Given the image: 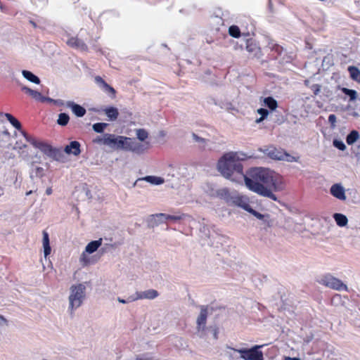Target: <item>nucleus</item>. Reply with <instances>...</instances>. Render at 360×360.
<instances>
[{
	"instance_id": "f257e3e1",
	"label": "nucleus",
	"mask_w": 360,
	"mask_h": 360,
	"mask_svg": "<svg viewBox=\"0 0 360 360\" xmlns=\"http://www.w3.org/2000/svg\"><path fill=\"white\" fill-rule=\"evenodd\" d=\"M241 152L225 153L218 161L219 172L226 179L236 183L245 181L247 188L260 196L278 201L274 194L284 189L281 176L275 172L264 167H256L250 170L249 176L244 174L241 161L248 158Z\"/></svg>"
},
{
	"instance_id": "f03ea898",
	"label": "nucleus",
	"mask_w": 360,
	"mask_h": 360,
	"mask_svg": "<svg viewBox=\"0 0 360 360\" xmlns=\"http://www.w3.org/2000/svg\"><path fill=\"white\" fill-rule=\"evenodd\" d=\"M86 290L85 283L74 284L70 286L68 296V311L70 314L82 305L86 299Z\"/></svg>"
},
{
	"instance_id": "7ed1b4c3",
	"label": "nucleus",
	"mask_w": 360,
	"mask_h": 360,
	"mask_svg": "<svg viewBox=\"0 0 360 360\" xmlns=\"http://www.w3.org/2000/svg\"><path fill=\"white\" fill-rule=\"evenodd\" d=\"M262 347L263 345H255L250 349H231L239 353L243 360H264L263 352L260 350Z\"/></svg>"
},
{
	"instance_id": "20e7f679",
	"label": "nucleus",
	"mask_w": 360,
	"mask_h": 360,
	"mask_svg": "<svg viewBox=\"0 0 360 360\" xmlns=\"http://www.w3.org/2000/svg\"><path fill=\"white\" fill-rule=\"evenodd\" d=\"M106 136L107 140H105V146L115 150H124L127 137L115 135L114 134H106Z\"/></svg>"
},
{
	"instance_id": "39448f33",
	"label": "nucleus",
	"mask_w": 360,
	"mask_h": 360,
	"mask_svg": "<svg viewBox=\"0 0 360 360\" xmlns=\"http://www.w3.org/2000/svg\"><path fill=\"white\" fill-rule=\"evenodd\" d=\"M319 283L328 288L336 290H345L347 291V286L342 283L340 279L333 277L331 275H326L323 276Z\"/></svg>"
},
{
	"instance_id": "423d86ee",
	"label": "nucleus",
	"mask_w": 360,
	"mask_h": 360,
	"mask_svg": "<svg viewBox=\"0 0 360 360\" xmlns=\"http://www.w3.org/2000/svg\"><path fill=\"white\" fill-rule=\"evenodd\" d=\"M185 214H167L164 213H160L151 215L150 223L152 226H157L160 223H164L168 220L177 221L185 218Z\"/></svg>"
},
{
	"instance_id": "0eeeda50",
	"label": "nucleus",
	"mask_w": 360,
	"mask_h": 360,
	"mask_svg": "<svg viewBox=\"0 0 360 360\" xmlns=\"http://www.w3.org/2000/svg\"><path fill=\"white\" fill-rule=\"evenodd\" d=\"M37 148H39L45 155L56 160H59L63 157V153L60 149L53 148L45 142L40 141Z\"/></svg>"
},
{
	"instance_id": "6e6552de",
	"label": "nucleus",
	"mask_w": 360,
	"mask_h": 360,
	"mask_svg": "<svg viewBox=\"0 0 360 360\" xmlns=\"http://www.w3.org/2000/svg\"><path fill=\"white\" fill-rule=\"evenodd\" d=\"M148 148V143H141L131 138L127 137V141L125 143L124 150L131 151L136 154H142Z\"/></svg>"
},
{
	"instance_id": "1a4fd4ad",
	"label": "nucleus",
	"mask_w": 360,
	"mask_h": 360,
	"mask_svg": "<svg viewBox=\"0 0 360 360\" xmlns=\"http://www.w3.org/2000/svg\"><path fill=\"white\" fill-rule=\"evenodd\" d=\"M231 204L240 207L248 212L252 210L250 205L249 198L238 193L233 194Z\"/></svg>"
},
{
	"instance_id": "9d476101",
	"label": "nucleus",
	"mask_w": 360,
	"mask_h": 360,
	"mask_svg": "<svg viewBox=\"0 0 360 360\" xmlns=\"http://www.w3.org/2000/svg\"><path fill=\"white\" fill-rule=\"evenodd\" d=\"M330 194L340 200H345L347 199L345 195V190L340 184H333L330 189Z\"/></svg>"
},
{
	"instance_id": "9b49d317",
	"label": "nucleus",
	"mask_w": 360,
	"mask_h": 360,
	"mask_svg": "<svg viewBox=\"0 0 360 360\" xmlns=\"http://www.w3.org/2000/svg\"><path fill=\"white\" fill-rule=\"evenodd\" d=\"M159 293L156 290L149 289L145 291L136 292L135 293L136 300H153L158 296Z\"/></svg>"
},
{
	"instance_id": "f8f14e48",
	"label": "nucleus",
	"mask_w": 360,
	"mask_h": 360,
	"mask_svg": "<svg viewBox=\"0 0 360 360\" xmlns=\"http://www.w3.org/2000/svg\"><path fill=\"white\" fill-rule=\"evenodd\" d=\"M64 152L68 155L77 156L80 154V143L77 141H72L64 148Z\"/></svg>"
},
{
	"instance_id": "ddd939ff",
	"label": "nucleus",
	"mask_w": 360,
	"mask_h": 360,
	"mask_svg": "<svg viewBox=\"0 0 360 360\" xmlns=\"http://www.w3.org/2000/svg\"><path fill=\"white\" fill-rule=\"evenodd\" d=\"M95 82L98 84L101 89L105 92L110 94L111 97L114 98L115 97L116 91L113 87L107 84L100 76L95 77Z\"/></svg>"
},
{
	"instance_id": "4468645a",
	"label": "nucleus",
	"mask_w": 360,
	"mask_h": 360,
	"mask_svg": "<svg viewBox=\"0 0 360 360\" xmlns=\"http://www.w3.org/2000/svg\"><path fill=\"white\" fill-rule=\"evenodd\" d=\"M95 82L98 84L101 89L105 92L110 94L111 97L114 98L115 97L116 91L113 87L107 84L100 76L95 77Z\"/></svg>"
},
{
	"instance_id": "2eb2a0df",
	"label": "nucleus",
	"mask_w": 360,
	"mask_h": 360,
	"mask_svg": "<svg viewBox=\"0 0 360 360\" xmlns=\"http://www.w3.org/2000/svg\"><path fill=\"white\" fill-rule=\"evenodd\" d=\"M95 82L98 84L101 89L105 92L110 94L111 97L114 98L115 97L116 91L113 87L107 84L100 76L95 77Z\"/></svg>"
},
{
	"instance_id": "dca6fc26",
	"label": "nucleus",
	"mask_w": 360,
	"mask_h": 360,
	"mask_svg": "<svg viewBox=\"0 0 360 360\" xmlns=\"http://www.w3.org/2000/svg\"><path fill=\"white\" fill-rule=\"evenodd\" d=\"M207 308L206 307L202 306L201 307L200 315L197 319V324H198V330H204L205 328L207 317Z\"/></svg>"
},
{
	"instance_id": "f3484780",
	"label": "nucleus",
	"mask_w": 360,
	"mask_h": 360,
	"mask_svg": "<svg viewBox=\"0 0 360 360\" xmlns=\"http://www.w3.org/2000/svg\"><path fill=\"white\" fill-rule=\"evenodd\" d=\"M258 219L262 221V225L266 227H271L272 226V220L270 219V216L269 214H262L255 210H252L250 212Z\"/></svg>"
},
{
	"instance_id": "a211bd4d",
	"label": "nucleus",
	"mask_w": 360,
	"mask_h": 360,
	"mask_svg": "<svg viewBox=\"0 0 360 360\" xmlns=\"http://www.w3.org/2000/svg\"><path fill=\"white\" fill-rule=\"evenodd\" d=\"M67 44L68 46L73 47V48L78 49L81 51L87 50V46L86 45V44L83 41H82L81 39H79L77 37L70 38L68 40Z\"/></svg>"
},
{
	"instance_id": "6ab92c4d",
	"label": "nucleus",
	"mask_w": 360,
	"mask_h": 360,
	"mask_svg": "<svg viewBox=\"0 0 360 360\" xmlns=\"http://www.w3.org/2000/svg\"><path fill=\"white\" fill-rule=\"evenodd\" d=\"M66 105L70 108L74 114L77 117H83L86 113V110L82 106L75 103L73 101H68Z\"/></svg>"
},
{
	"instance_id": "aec40b11",
	"label": "nucleus",
	"mask_w": 360,
	"mask_h": 360,
	"mask_svg": "<svg viewBox=\"0 0 360 360\" xmlns=\"http://www.w3.org/2000/svg\"><path fill=\"white\" fill-rule=\"evenodd\" d=\"M264 153L274 160H281V158H283L282 156L283 155V151L279 150L274 147L267 148L264 150Z\"/></svg>"
},
{
	"instance_id": "412c9836",
	"label": "nucleus",
	"mask_w": 360,
	"mask_h": 360,
	"mask_svg": "<svg viewBox=\"0 0 360 360\" xmlns=\"http://www.w3.org/2000/svg\"><path fill=\"white\" fill-rule=\"evenodd\" d=\"M43 248H44V257H46L48 255H50L51 248L50 246V241H49V236L48 233L46 231H44L43 233Z\"/></svg>"
},
{
	"instance_id": "4be33fe9",
	"label": "nucleus",
	"mask_w": 360,
	"mask_h": 360,
	"mask_svg": "<svg viewBox=\"0 0 360 360\" xmlns=\"http://www.w3.org/2000/svg\"><path fill=\"white\" fill-rule=\"evenodd\" d=\"M102 244V238L90 242L85 248V251L89 254H91L97 250V249Z\"/></svg>"
},
{
	"instance_id": "5701e85b",
	"label": "nucleus",
	"mask_w": 360,
	"mask_h": 360,
	"mask_svg": "<svg viewBox=\"0 0 360 360\" xmlns=\"http://www.w3.org/2000/svg\"><path fill=\"white\" fill-rule=\"evenodd\" d=\"M233 194L231 193L227 188L219 189L217 191V195L226 200L229 204H231Z\"/></svg>"
},
{
	"instance_id": "b1692460",
	"label": "nucleus",
	"mask_w": 360,
	"mask_h": 360,
	"mask_svg": "<svg viewBox=\"0 0 360 360\" xmlns=\"http://www.w3.org/2000/svg\"><path fill=\"white\" fill-rule=\"evenodd\" d=\"M105 114L111 121L116 120L119 116L118 110L115 107H110L104 110Z\"/></svg>"
},
{
	"instance_id": "393cba45",
	"label": "nucleus",
	"mask_w": 360,
	"mask_h": 360,
	"mask_svg": "<svg viewBox=\"0 0 360 360\" xmlns=\"http://www.w3.org/2000/svg\"><path fill=\"white\" fill-rule=\"evenodd\" d=\"M333 218H334L336 224L339 226L342 227L347 224L348 219H347V217L342 214L335 213L333 215Z\"/></svg>"
},
{
	"instance_id": "a878e982",
	"label": "nucleus",
	"mask_w": 360,
	"mask_h": 360,
	"mask_svg": "<svg viewBox=\"0 0 360 360\" xmlns=\"http://www.w3.org/2000/svg\"><path fill=\"white\" fill-rule=\"evenodd\" d=\"M22 74L23 77L29 80L30 82H32L34 84H39L40 83L39 78L34 75L32 72L28 70H22Z\"/></svg>"
},
{
	"instance_id": "bb28decb",
	"label": "nucleus",
	"mask_w": 360,
	"mask_h": 360,
	"mask_svg": "<svg viewBox=\"0 0 360 360\" xmlns=\"http://www.w3.org/2000/svg\"><path fill=\"white\" fill-rule=\"evenodd\" d=\"M359 139V134L356 130H352L347 136L346 142L348 145H352Z\"/></svg>"
},
{
	"instance_id": "cd10ccee",
	"label": "nucleus",
	"mask_w": 360,
	"mask_h": 360,
	"mask_svg": "<svg viewBox=\"0 0 360 360\" xmlns=\"http://www.w3.org/2000/svg\"><path fill=\"white\" fill-rule=\"evenodd\" d=\"M348 71L353 80L360 82V70L354 66H349L348 68Z\"/></svg>"
},
{
	"instance_id": "c85d7f7f",
	"label": "nucleus",
	"mask_w": 360,
	"mask_h": 360,
	"mask_svg": "<svg viewBox=\"0 0 360 360\" xmlns=\"http://www.w3.org/2000/svg\"><path fill=\"white\" fill-rule=\"evenodd\" d=\"M341 91L349 98V101H354L357 98L358 94L355 90L349 89L345 87L340 89Z\"/></svg>"
},
{
	"instance_id": "c756f323",
	"label": "nucleus",
	"mask_w": 360,
	"mask_h": 360,
	"mask_svg": "<svg viewBox=\"0 0 360 360\" xmlns=\"http://www.w3.org/2000/svg\"><path fill=\"white\" fill-rule=\"evenodd\" d=\"M21 90L23 91L24 92H25L26 94H28L29 95H30L35 100L39 101L40 96H41V93H39V91L33 90V89H32L29 87H27L25 86H22L21 87Z\"/></svg>"
},
{
	"instance_id": "7c9ffc66",
	"label": "nucleus",
	"mask_w": 360,
	"mask_h": 360,
	"mask_svg": "<svg viewBox=\"0 0 360 360\" xmlns=\"http://www.w3.org/2000/svg\"><path fill=\"white\" fill-rule=\"evenodd\" d=\"M264 103L271 110H274L278 107L277 101L271 96L265 98L264 99Z\"/></svg>"
},
{
	"instance_id": "2f4dec72",
	"label": "nucleus",
	"mask_w": 360,
	"mask_h": 360,
	"mask_svg": "<svg viewBox=\"0 0 360 360\" xmlns=\"http://www.w3.org/2000/svg\"><path fill=\"white\" fill-rule=\"evenodd\" d=\"M141 180H145L152 184L160 185L164 183V179L161 177L155 176H148Z\"/></svg>"
},
{
	"instance_id": "473e14b6",
	"label": "nucleus",
	"mask_w": 360,
	"mask_h": 360,
	"mask_svg": "<svg viewBox=\"0 0 360 360\" xmlns=\"http://www.w3.org/2000/svg\"><path fill=\"white\" fill-rule=\"evenodd\" d=\"M5 117L15 128L21 131V124L17 119L9 113H6Z\"/></svg>"
},
{
	"instance_id": "72a5a7b5",
	"label": "nucleus",
	"mask_w": 360,
	"mask_h": 360,
	"mask_svg": "<svg viewBox=\"0 0 360 360\" xmlns=\"http://www.w3.org/2000/svg\"><path fill=\"white\" fill-rule=\"evenodd\" d=\"M136 135L137 139L141 141H144L148 137V133L144 129H136Z\"/></svg>"
},
{
	"instance_id": "f704fd0d",
	"label": "nucleus",
	"mask_w": 360,
	"mask_h": 360,
	"mask_svg": "<svg viewBox=\"0 0 360 360\" xmlns=\"http://www.w3.org/2000/svg\"><path fill=\"white\" fill-rule=\"evenodd\" d=\"M21 134L25 138L26 141L30 142L34 147L37 148L39 143V141H37L35 138L27 134L25 131L21 130Z\"/></svg>"
},
{
	"instance_id": "c9c22d12",
	"label": "nucleus",
	"mask_w": 360,
	"mask_h": 360,
	"mask_svg": "<svg viewBox=\"0 0 360 360\" xmlns=\"http://www.w3.org/2000/svg\"><path fill=\"white\" fill-rule=\"evenodd\" d=\"M70 117L69 115L66 113H60L58 115V119L57 120V123L60 126H65L68 124L69 122Z\"/></svg>"
},
{
	"instance_id": "e433bc0d",
	"label": "nucleus",
	"mask_w": 360,
	"mask_h": 360,
	"mask_svg": "<svg viewBox=\"0 0 360 360\" xmlns=\"http://www.w3.org/2000/svg\"><path fill=\"white\" fill-rule=\"evenodd\" d=\"M191 136H192L193 141L194 142L198 143L200 146H205L206 145L207 141L205 139L199 136L198 135H197L195 133H192Z\"/></svg>"
},
{
	"instance_id": "4c0bfd02",
	"label": "nucleus",
	"mask_w": 360,
	"mask_h": 360,
	"mask_svg": "<svg viewBox=\"0 0 360 360\" xmlns=\"http://www.w3.org/2000/svg\"><path fill=\"white\" fill-rule=\"evenodd\" d=\"M108 126L107 123L98 122L93 124V129L97 133H102Z\"/></svg>"
},
{
	"instance_id": "58836bf2",
	"label": "nucleus",
	"mask_w": 360,
	"mask_h": 360,
	"mask_svg": "<svg viewBox=\"0 0 360 360\" xmlns=\"http://www.w3.org/2000/svg\"><path fill=\"white\" fill-rule=\"evenodd\" d=\"M229 33L233 37H239L240 35V31L238 26L232 25L229 29Z\"/></svg>"
},
{
	"instance_id": "ea45409f",
	"label": "nucleus",
	"mask_w": 360,
	"mask_h": 360,
	"mask_svg": "<svg viewBox=\"0 0 360 360\" xmlns=\"http://www.w3.org/2000/svg\"><path fill=\"white\" fill-rule=\"evenodd\" d=\"M333 145L338 148L339 150L344 151L346 150L347 147L342 141L338 139H334L333 141Z\"/></svg>"
},
{
	"instance_id": "a19ab883",
	"label": "nucleus",
	"mask_w": 360,
	"mask_h": 360,
	"mask_svg": "<svg viewBox=\"0 0 360 360\" xmlns=\"http://www.w3.org/2000/svg\"><path fill=\"white\" fill-rule=\"evenodd\" d=\"M105 140H107V136L106 134H104L103 136H97L96 139L93 140V142L95 143L105 146Z\"/></svg>"
},
{
	"instance_id": "79ce46f5",
	"label": "nucleus",
	"mask_w": 360,
	"mask_h": 360,
	"mask_svg": "<svg viewBox=\"0 0 360 360\" xmlns=\"http://www.w3.org/2000/svg\"><path fill=\"white\" fill-rule=\"evenodd\" d=\"M283 158H281V160H285V161H287V162H297V158L290 155V154L285 153V152H283V155L282 156Z\"/></svg>"
},
{
	"instance_id": "37998d69",
	"label": "nucleus",
	"mask_w": 360,
	"mask_h": 360,
	"mask_svg": "<svg viewBox=\"0 0 360 360\" xmlns=\"http://www.w3.org/2000/svg\"><path fill=\"white\" fill-rule=\"evenodd\" d=\"M117 301L120 302V303H122V304H127V303H129V302H134V301H136V295L135 294L134 295H132L131 296H129L127 299L124 300V299H122L121 297H117Z\"/></svg>"
},
{
	"instance_id": "c03bdc74",
	"label": "nucleus",
	"mask_w": 360,
	"mask_h": 360,
	"mask_svg": "<svg viewBox=\"0 0 360 360\" xmlns=\"http://www.w3.org/2000/svg\"><path fill=\"white\" fill-rule=\"evenodd\" d=\"M10 138V133L7 131H0V141H4L6 142L8 141Z\"/></svg>"
},
{
	"instance_id": "a18cd8bd",
	"label": "nucleus",
	"mask_w": 360,
	"mask_h": 360,
	"mask_svg": "<svg viewBox=\"0 0 360 360\" xmlns=\"http://www.w3.org/2000/svg\"><path fill=\"white\" fill-rule=\"evenodd\" d=\"M336 120V116L334 114H331L328 116V122H330L332 128L335 127Z\"/></svg>"
},
{
	"instance_id": "49530a36",
	"label": "nucleus",
	"mask_w": 360,
	"mask_h": 360,
	"mask_svg": "<svg viewBox=\"0 0 360 360\" xmlns=\"http://www.w3.org/2000/svg\"><path fill=\"white\" fill-rule=\"evenodd\" d=\"M256 49L257 46L255 44H253L252 42L248 41L246 49L248 52H254L256 50Z\"/></svg>"
},
{
	"instance_id": "de8ad7c7",
	"label": "nucleus",
	"mask_w": 360,
	"mask_h": 360,
	"mask_svg": "<svg viewBox=\"0 0 360 360\" xmlns=\"http://www.w3.org/2000/svg\"><path fill=\"white\" fill-rule=\"evenodd\" d=\"M311 90L313 91V93L315 96L318 95L321 91V85L319 84H313L311 86Z\"/></svg>"
},
{
	"instance_id": "09e8293b",
	"label": "nucleus",
	"mask_w": 360,
	"mask_h": 360,
	"mask_svg": "<svg viewBox=\"0 0 360 360\" xmlns=\"http://www.w3.org/2000/svg\"><path fill=\"white\" fill-rule=\"evenodd\" d=\"M271 49L272 51H274L278 54H281L283 51V48L281 46H279L278 44H272V46L271 47Z\"/></svg>"
},
{
	"instance_id": "8fccbe9b",
	"label": "nucleus",
	"mask_w": 360,
	"mask_h": 360,
	"mask_svg": "<svg viewBox=\"0 0 360 360\" xmlns=\"http://www.w3.org/2000/svg\"><path fill=\"white\" fill-rule=\"evenodd\" d=\"M257 112H258V114H259L261 115V117H262V118H266L269 115L268 110H266L265 108L258 109Z\"/></svg>"
},
{
	"instance_id": "3c124183",
	"label": "nucleus",
	"mask_w": 360,
	"mask_h": 360,
	"mask_svg": "<svg viewBox=\"0 0 360 360\" xmlns=\"http://www.w3.org/2000/svg\"><path fill=\"white\" fill-rule=\"evenodd\" d=\"M39 101H41V102L48 101V102H50V103H53L54 99L51 98H49V97H45V96H43L41 94V96H40V98H39Z\"/></svg>"
},
{
	"instance_id": "603ef678",
	"label": "nucleus",
	"mask_w": 360,
	"mask_h": 360,
	"mask_svg": "<svg viewBox=\"0 0 360 360\" xmlns=\"http://www.w3.org/2000/svg\"><path fill=\"white\" fill-rule=\"evenodd\" d=\"M26 147H27V146L25 144L20 145V144H19L18 142H16L15 146H13V149L14 150H22L24 148H26Z\"/></svg>"
},
{
	"instance_id": "864d4df0",
	"label": "nucleus",
	"mask_w": 360,
	"mask_h": 360,
	"mask_svg": "<svg viewBox=\"0 0 360 360\" xmlns=\"http://www.w3.org/2000/svg\"><path fill=\"white\" fill-rule=\"evenodd\" d=\"M43 168L42 167H37L35 169L36 176L39 177H41L43 176Z\"/></svg>"
},
{
	"instance_id": "5fc2aeb1",
	"label": "nucleus",
	"mask_w": 360,
	"mask_h": 360,
	"mask_svg": "<svg viewBox=\"0 0 360 360\" xmlns=\"http://www.w3.org/2000/svg\"><path fill=\"white\" fill-rule=\"evenodd\" d=\"M53 103L56 105H58V106L64 105V104H65L64 101L60 99H57V100L54 99V101Z\"/></svg>"
},
{
	"instance_id": "6e6d98bb",
	"label": "nucleus",
	"mask_w": 360,
	"mask_h": 360,
	"mask_svg": "<svg viewBox=\"0 0 360 360\" xmlns=\"http://www.w3.org/2000/svg\"><path fill=\"white\" fill-rule=\"evenodd\" d=\"M6 320L1 316H0V325L6 323Z\"/></svg>"
},
{
	"instance_id": "4d7b16f0",
	"label": "nucleus",
	"mask_w": 360,
	"mask_h": 360,
	"mask_svg": "<svg viewBox=\"0 0 360 360\" xmlns=\"http://www.w3.org/2000/svg\"><path fill=\"white\" fill-rule=\"evenodd\" d=\"M46 193L47 195H51L52 193V189L51 188H48L46 190Z\"/></svg>"
},
{
	"instance_id": "13d9d810",
	"label": "nucleus",
	"mask_w": 360,
	"mask_h": 360,
	"mask_svg": "<svg viewBox=\"0 0 360 360\" xmlns=\"http://www.w3.org/2000/svg\"><path fill=\"white\" fill-rule=\"evenodd\" d=\"M4 195V188L0 186V197Z\"/></svg>"
},
{
	"instance_id": "bf43d9fd",
	"label": "nucleus",
	"mask_w": 360,
	"mask_h": 360,
	"mask_svg": "<svg viewBox=\"0 0 360 360\" xmlns=\"http://www.w3.org/2000/svg\"><path fill=\"white\" fill-rule=\"evenodd\" d=\"M264 119H265V118H262V117H261L260 118L257 119L256 122L258 123V122H262V120H264Z\"/></svg>"
},
{
	"instance_id": "052dcab7",
	"label": "nucleus",
	"mask_w": 360,
	"mask_h": 360,
	"mask_svg": "<svg viewBox=\"0 0 360 360\" xmlns=\"http://www.w3.org/2000/svg\"><path fill=\"white\" fill-rule=\"evenodd\" d=\"M340 296L338 295L334 296V297H333V300H335V299H340Z\"/></svg>"
},
{
	"instance_id": "680f3d73",
	"label": "nucleus",
	"mask_w": 360,
	"mask_h": 360,
	"mask_svg": "<svg viewBox=\"0 0 360 360\" xmlns=\"http://www.w3.org/2000/svg\"><path fill=\"white\" fill-rule=\"evenodd\" d=\"M30 23L33 25V27H37V25H36V24H35V22H33V21H32V20H31V21H30Z\"/></svg>"
},
{
	"instance_id": "e2e57ef3",
	"label": "nucleus",
	"mask_w": 360,
	"mask_h": 360,
	"mask_svg": "<svg viewBox=\"0 0 360 360\" xmlns=\"http://www.w3.org/2000/svg\"><path fill=\"white\" fill-rule=\"evenodd\" d=\"M288 359H290V360H300L298 358H288Z\"/></svg>"
},
{
	"instance_id": "0e129e2a",
	"label": "nucleus",
	"mask_w": 360,
	"mask_h": 360,
	"mask_svg": "<svg viewBox=\"0 0 360 360\" xmlns=\"http://www.w3.org/2000/svg\"><path fill=\"white\" fill-rule=\"evenodd\" d=\"M31 193H32V191H30L26 193V195H30Z\"/></svg>"
}]
</instances>
